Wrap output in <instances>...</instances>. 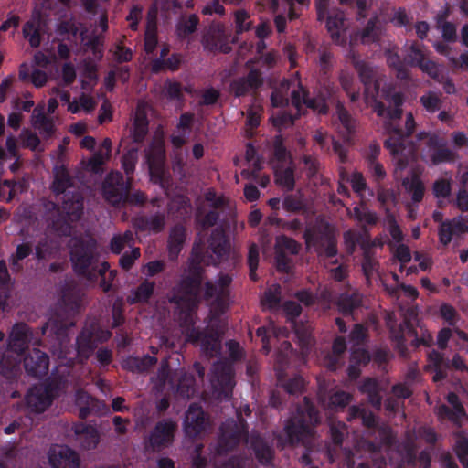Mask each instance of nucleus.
I'll return each mask as SVG.
<instances>
[{
  "label": "nucleus",
  "mask_w": 468,
  "mask_h": 468,
  "mask_svg": "<svg viewBox=\"0 0 468 468\" xmlns=\"http://www.w3.org/2000/svg\"><path fill=\"white\" fill-rule=\"evenodd\" d=\"M382 99L388 103L387 108L382 104V117L388 119L384 126L389 133V138L385 141L384 145L390 152L394 171L398 174L417 158L418 145L411 137L416 122L412 113L409 112L404 126L400 123L405 101L402 92L382 88Z\"/></svg>",
  "instance_id": "nucleus-1"
},
{
  "label": "nucleus",
  "mask_w": 468,
  "mask_h": 468,
  "mask_svg": "<svg viewBox=\"0 0 468 468\" xmlns=\"http://www.w3.org/2000/svg\"><path fill=\"white\" fill-rule=\"evenodd\" d=\"M51 190L58 198L52 203L53 211L48 217V227L59 236L71 234L72 224L84 214V197L68 169L62 165L56 169Z\"/></svg>",
  "instance_id": "nucleus-2"
},
{
  "label": "nucleus",
  "mask_w": 468,
  "mask_h": 468,
  "mask_svg": "<svg viewBox=\"0 0 468 468\" xmlns=\"http://www.w3.org/2000/svg\"><path fill=\"white\" fill-rule=\"evenodd\" d=\"M217 444L219 455L227 454L244 441L258 461L263 466L272 464L275 456L273 441L258 431H249L245 419L238 414L237 420L228 419L220 426Z\"/></svg>",
  "instance_id": "nucleus-3"
},
{
  "label": "nucleus",
  "mask_w": 468,
  "mask_h": 468,
  "mask_svg": "<svg viewBox=\"0 0 468 468\" xmlns=\"http://www.w3.org/2000/svg\"><path fill=\"white\" fill-rule=\"evenodd\" d=\"M230 251V243L226 232L221 228L212 230L208 239V248L199 238L193 244L187 262L186 273L184 276L192 277L203 282L205 269L202 264L218 265L227 259Z\"/></svg>",
  "instance_id": "nucleus-4"
},
{
  "label": "nucleus",
  "mask_w": 468,
  "mask_h": 468,
  "mask_svg": "<svg viewBox=\"0 0 468 468\" xmlns=\"http://www.w3.org/2000/svg\"><path fill=\"white\" fill-rule=\"evenodd\" d=\"M69 259L73 271L90 282L97 280L96 269L99 268V245L90 234H80L70 239L69 243Z\"/></svg>",
  "instance_id": "nucleus-5"
},
{
  "label": "nucleus",
  "mask_w": 468,
  "mask_h": 468,
  "mask_svg": "<svg viewBox=\"0 0 468 468\" xmlns=\"http://www.w3.org/2000/svg\"><path fill=\"white\" fill-rule=\"evenodd\" d=\"M319 422V411L313 401L308 397H304L303 405L299 406L296 412L285 421L284 440L280 437L279 441L282 446H295L303 443L311 437L314 428Z\"/></svg>",
  "instance_id": "nucleus-6"
},
{
  "label": "nucleus",
  "mask_w": 468,
  "mask_h": 468,
  "mask_svg": "<svg viewBox=\"0 0 468 468\" xmlns=\"http://www.w3.org/2000/svg\"><path fill=\"white\" fill-rule=\"evenodd\" d=\"M178 305H182L179 321L186 341L200 345L207 356H217L220 351L218 331L208 326L203 329L195 326L194 314L198 306H192L189 303H181Z\"/></svg>",
  "instance_id": "nucleus-7"
},
{
  "label": "nucleus",
  "mask_w": 468,
  "mask_h": 468,
  "mask_svg": "<svg viewBox=\"0 0 468 468\" xmlns=\"http://www.w3.org/2000/svg\"><path fill=\"white\" fill-rule=\"evenodd\" d=\"M291 103L296 111L295 113L282 111L273 117V125L279 130L293 125L294 122L303 113V106L319 114H326L329 110L324 97L317 96L311 98L308 89L301 82H298L297 88L293 89L291 92Z\"/></svg>",
  "instance_id": "nucleus-8"
},
{
  "label": "nucleus",
  "mask_w": 468,
  "mask_h": 468,
  "mask_svg": "<svg viewBox=\"0 0 468 468\" xmlns=\"http://www.w3.org/2000/svg\"><path fill=\"white\" fill-rule=\"evenodd\" d=\"M344 241L346 251L349 254L355 251L356 246L361 247L363 250L362 269L367 281H369L374 274L380 277L378 271L379 264L374 258L373 252V248L380 245V237H375L374 241L370 243L366 234L357 230L349 229L344 233Z\"/></svg>",
  "instance_id": "nucleus-9"
},
{
  "label": "nucleus",
  "mask_w": 468,
  "mask_h": 468,
  "mask_svg": "<svg viewBox=\"0 0 468 468\" xmlns=\"http://www.w3.org/2000/svg\"><path fill=\"white\" fill-rule=\"evenodd\" d=\"M413 303L411 302L406 308H401L404 319L398 326L391 325L390 315H387V325L389 327L392 346L403 359L410 357V351L405 344V334L414 335L413 322L417 321L419 316V308Z\"/></svg>",
  "instance_id": "nucleus-10"
},
{
  "label": "nucleus",
  "mask_w": 468,
  "mask_h": 468,
  "mask_svg": "<svg viewBox=\"0 0 468 468\" xmlns=\"http://www.w3.org/2000/svg\"><path fill=\"white\" fill-rule=\"evenodd\" d=\"M232 277L228 273L220 272L216 283L207 281L204 283L203 299L209 303L211 309L218 314L227 310L229 301V286Z\"/></svg>",
  "instance_id": "nucleus-11"
},
{
  "label": "nucleus",
  "mask_w": 468,
  "mask_h": 468,
  "mask_svg": "<svg viewBox=\"0 0 468 468\" xmlns=\"http://www.w3.org/2000/svg\"><path fill=\"white\" fill-rule=\"evenodd\" d=\"M132 187L130 178L125 179L119 171H111L104 178L101 194L107 203L114 207H123V200L127 191Z\"/></svg>",
  "instance_id": "nucleus-12"
},
{
  "label": "nucleus",
  "mask_w": 468,
  "mask_h": 468,
  "mask_svg": "<svg viewBox=\"0 0 468 468\" xmlns=\"http://www.w3.org/2000/svg\"><path fill=\"white\" fill-rule=\"evenodd\" d=\"M176 429V422L170 418L159 420L144 438L145 448L159 452L170 447L174 442Z\"/></svg>",
  "instance_id": "nucleus-13"
},
{
  "label": "nucleus",
  "mask_w": 468,
  "mask_h": 468,
  "mask_svg": "<svg viewBox=\"0 0 468 468\" xmlns=\"http://www.w3.org/2000/svg\"><path fill=\"white\" fill-rule=\"evenodd\" d=\"M304 238L307 244H312L320 254L333 258L337 254L336 239L329 224H324L314 229H306Z\"/></svg>",
  "instance_id": "nucleus-14"
},
{
  "label": "nucleus",
  "mask_w": 468,
  "mask_h": 468,
  "mask_svg": "<svg viewBox=\"0 0 468 468\" xmlns=\"http://www.w3.org/2000/svg\"><path fill=\"white\" fill-rule=\"evenodd\" d=\"M356 68L364 84L365 103L367 107L372 109L373 112H375L378 117H380V100L378 99L379 81L376 79L375 73L368 64L357 62Z\"/></svg>",
  "instance_id": "nucleus-15"
},
{
  "label": "nucleus",
  "mask_w": 468,
  "mask_h": 468,
  "mask_svg": "<svg viewBox=\"0 0 468 468\" xmlns=\"http://www.w3.org/2000/svg\"><path fill=\"white\" fill-rule=\"evenodd\" d=\"M202 284L200 281L183 275L173 289L170 302L175 304L189 303L192 306H198L204 301L201 293Z\"/></svg>",
  "instance_id": "nucleus-16"
},
{
  "label": "nucleus",
  "mask_w": 468,
  "mask_h": 468,
  "mask_svg": "<svg viewBox=\"0 0 468 468\" xmlns=\"http://www.w3.org/2000/svg\"><path fill=\"white\" fill-rule=\"evenodd\" d=\"M209 420L202 407L197 403L189 405L186 411L183 428L186 437L195 439L206 431Z\"/></svg>",
  "instance_id": "nucleus-17"
},
{
  "label": "nucleus",
  "mask_w": 468,
  "mask_h": 468,
  "mask_svg": "<svg viewBox=\"0 0 468 468\" xmlns=\"http://www.w3.org/2000/svg\"><path fill=\"white\" fill-rule=\"evenodd\" d=\"M427 140V146L431 150V161L433 165H440L442 163H451L455 159V153L447 146V142L444 138L438 134H430L426 132H420L417 134L418 141L423 139Z\"/></svg>",
  "instance_id": "nucleus-18"
},
{
  "label": "nucleus",
  "mask_w": 468,
  "mask_h": 468,
  "mask_svg": "<svg viewBox=\"0 0 468 468\" xmlns=\"http://www.w3.org/2000/svg\"><path fill=\"white\" fill-rule=\"evenodd\" d=\"M232 366L227 362H217L213 366L211 385L220 397L229 398L234 387Z\"/></svg>",
  "instance_id": "nucleus-19"
},
{
  "label": "nucleus",
  "mask_w": 468,
  "mask_h": 468,
  "mask_svg": "<svg viewBox=\"0 0 468 468\" xmlns=\"http://www.w3.org/2000/svg\"><path fill=\"white\" fill-rule=\"evenodd\" d=\"M54 390L50 384L33 386L25 398L27 408L36 413L44 412L53 402Z\"/></svg>",
  "instance_id": "nucleus-20"
},
{
  "label": "nucleus",
  "mask_w": 468,
  "mask_h": 468,
  "mask_svg": "<svg viewBox=\"0 0 468 468\" xmlns=\"http://www.w3.org/2000/svg\"><path fill=\"white\" fill-rule=\"evenodd\" d=\"M263 85L261 72L252 69L246 76L239 77L231 80L229 90L236 98H241L249 94L250 90H256Z\"/></svg>",
  "instance_id": "nucleus-21"
},
{
  "label": "nucleus",
  "mask_w": 468,
  "mask_h": 468,
  "mask_svg": "<svg viewBox=\"0 0 468 468\" xmlns=\"http://www.w3.org/2000/svg\"><path fill=\"white\" fill-rule=\"evenodd\" d=\"M26 372L36 378L46 376L49 368V356L43 351L33 348L23 359Z\"/></svg>",
  "instance_id": "nucleus-22"
},
{
  "label": "nucleus",
  "mask_w": 468,
  "mask_h": 468,
  "mask_svg": "<svg viewBox=\"0 0 468 468\" xmlns=\"http://www.w3.org/2000/svg\"><path fill=\"white\" fill-rule=\"evenodd\" d=\"M33 341L32 329L26 323H16L8 338V348L20 356Z\"/></svg>",
  "instance_id": "nucleus-23"
},
{
  "label": "nucleus",
  "mask_w": 468,
  "mask_h": 468,
  "mask_svg": "<svg viewBox=\"0 0 468 468\" xmlns=\"http://www.w3.org/2000/svg\"><path fill=\"white\" fill-rule=\"evenodd\" d=\"M48 461L52 468H79L78 454L67 446H56L49 450Z\"/></svg>",
  "instance_id": "nucleus-24"
},
{
  "label": "nucleus",
  "mask_w": 468,
  "mask_h": 468,
  "mask_svg": "<svg viewBox=\"0 0 468 468\" xmlns=\"http://www.w3.org/2000/svg\"><path fill=\"white\" fill-rule=\"evenodd\" d=\"M150 176L156 181H161L165 172V153L162 144H152L145 153Z\"/></svg>",
  "instance_id": "nucleus-25"
},
{
  "label": "nucleus",
  "mask_w": 468,
  "mask_h": 468,
  "mask_svg": "<svg viewBox=\"0 0 468 468\" xmlns=\"http://www.w3.org/2000/svg\"><path fill=\"white\" fill-rule=\"evenodd\" d=\"M82 293L79 288L67 285L61 291L58 300V309L67 316H72L79 313L81 306Z\"/></svg>",
  "instance_id": "nucleus-26"
},
{
  "label": "nucleus",
  "mask_w": 468,
  "mask_h": 468,
  "mask_svg": "<svg viewBox=\"0 0 468 468\" xmlns=\"http://www.w3.org/2000/svg\"><path fill=\"white\" fill-rule=\"evenodd\" d=\"M204 41L206 48L210 51H219L228 54L231 50L223 25L218 24L210 27L204 37Z\"/></svg>",
  "instance_id": "nucleus-27"
},
{
  "label": "nucleus",
  "mask_w": 468,
  "mask_h": 468,
  "mask_svg": "<svg viewBox=\"0 0 468 468\" xmlns=\"http://www.w3.org/2000/svg\"><path fill=\"white\" fill-rule=\"evenodd\" d=\"M75 435V441L83 450L95 449L100 441V433L96 427L79 422L72 428Z\"/></svg>",
  "instance_id": "nucleus-28"
},
{
  "label": "nucleus",
  "mask_w": 468,
  "mask_h": 468,
  "mask_svg": "<svg viewBox=\"0 0 468 468\" xmlns=\"http://www.w3.org/2000/svg\"><path fill=\"white\" fill-rule=\"evenodd\" d=\"M463 233H468V225L461 217H456L441 222L438 230L439 240L443 246H447L452 241L453 235Z\"/></svg>",
  "instance_id": "nucleus-29"
},
{
  "label": "nucleus",
  "mask_w": 468,
  "mask_h": 468,
  "mask_svg": "<svg viewBox=\"0 0 468 468\" xmlns=\"http://www.w3.org/2000/svg\"><path fill=\"white\" fill-rule=\"evenodd\" d=\"M166 223V216L164 212H156L152 215H144L134 218V227L140 231L160 233Z\"/></svg>",
  "instance_id": "nucleus-30"
},
{
  "label": "nucleus",
  "mask_w": 468,
  "mask_h": 468,
  "mask_svg": "<svg viewBox=\"0 0 468 468\" xmlns=\"http://www.w3.org/2000/svg\"><path fill=\"white\" fill-rule=\"evenodd\" d=\"M186 239V230L183 225L176 224L171 229L167 240L168 259L171 261H177L178 256L183 250Z\"/></svg>",
  "instance_id": "nucleus-31"
},
{
  "label": "nucleus",
  "mask_w": 468,
  "mask_h": 468,
  "mask_svg": "<svg viewBox=\"0 0 468 468\" xmlns=\"http://www.w3.org/2000/svg\"><path fill=\"white\" fill-rule=\"evenodd\" d=\"M76 345L78 354L88 358L98 346L95 326L84 327L77 336Z\"/></svg>",
  "instance_id": "nucleus-32"
},
{
  "label": "nucleus",
  "mask_w": 468,
  "mask_h": 468,
  "mask_svg": "<svg viewBox=\"0 0 468 468\" xmlns=\"http://www.w3.org/2000/svg\"><path fill=\"white\" fill-rule=\"evenodd\" d=\"M324 20L326 21V29L333 41L339 43L341 40V32L344 31L346 27L344 12L338 8H333Z\"/></svg>",
  "instance_id": "nucleus-33"
},
{
  "label": "nucleus",
  "mask_w": 468,
  "mask_h": 468,
  "mask_svg": "<svg viewBox=\"0 0 468 468\" xmlns=\"http://www.w3.org/2000/svg\"><path fill=\"white\" fill-rule=\"evenodd\" d=\"M156 363L157 358L150 355H144L142 357L129 356L122 360V367L132 373H144L147 372Z\"/></svg>",
  "instance_id": "nucleus-34"
},
{
  "label": "nucleus",
  "mask_w": 468,
  "mask_h": 468,
  "mask_svg": "<svg viewBox=\"0 0 468 468\" xmlns=\"http://www.w3.org/2000/svg\"><path fill=\"white\" fill-rule=\"evenodd\" d=\"M452 451L463 468H468V432L464 430L453 432Z\"/></svg>",
  "instance_id": "nucleus-35"
},
{
  "label": "nucleus",
  "mask_w": 468,
  "mask_h": 468,
  "mask_svg": "<svg viewBox=\"0 0 468 468\" xmlns=\"http://www.w3.org/2000/svg\"><path fill=\"white\" fill-rule=\"evenodd\" d=\"M370 361L369 352L365 348H355L351 352L350 364L347 368L348 377L356 379L361 373L360 366L367 365Z\"/></svg>",
  "instance_id": "nucleus-36"
},
{
  "label": "nucleus",
  "mask_w": 468,
  "mask_h": 468,
  "mask_svg": "<svg viewBox=\"0 0 468 468\" xmlns=\"http://www.w3.org/2000/svg\"><path fill=\"white\" fill-rule=\"evenodd\" d=\"M154 282L145 279L135 290L132 291L131 295L127 298L128 303L131 304L147 303L154 294Z\"/></svg>",
  "instance_id": "nucleus-37"
},
{
  "label": "nucleus",
  "mask_w": 468,
  "mask_h": 468,
  "mask_svg": "<svg viewBox=\"0 0 468 468\" xmlns=\"http://www.w3.org/2000/svg\"><path fill=\"white\" fill-rule=\"evenodd\" d=\"M42 18L38 16L33 17V19L27 21L23 26L24 37L28 39L29 44L32 48H38L41 43V31Z\"/></svg>",
  "instance_id": "nucleus-38"
},
{
  "label": "nucleus",
  "mask_w": 468,
  "mask_h": 468,
  "mask_svg": "<svg viewBox=\"0 0 468 468\" xmlns=\"http://www.w3.org/2000/svg\"><path fill=\"white\" fill-rule=\"evenodd\" d=\"M336 114L341 124L340 133L346 140H350L356 130L355 119L340 101L336 104Z\"/></svg>",
  "instance_id": "nucleus-39"
},
{
  "label": "nucleus",
  "mask_w": 468,
  "mask_h": 468,
  "mask_svg": "<svg viewBox=\"0 0 468 468\" xmlns=\"http://www.w3.org/2000/svg\"><path fill=\"white\" fill-rule=\"evenodd\" d=\"M362 298L359 292H343L337 300V307L344 315H349L360 306Z\"/></svg>",
  "instance_id": "nucleus-40"
},
{
  "label": "nucleus",
  "mask_w": 468,
  "mask_h": 468,
  "mask_svg": "<svg viewBox=\"0 0 468 468\" xmlns=\"http://www.w3.org/2000/svg\"><path fill=\"white\" fill-rule=\"evenodd\" d=\"M356 419H360L362 424L368 429L375 428L378 424L377 419L371 410L360 406H351L348 410L347 420L352 421Z\"/></svg>",
  "instance_id": "nucleus-41"
},
{
  "label": "nucleus",
  "mask_w": 468,
  "mask_h": 468,
  "mask_svg": "<svg viewBox=\"0 0 468 468\" xmlns=\"http://www.w3.org/2000/svg\"><path fill=\"white\" fill-rule=\"evenodd\" d=\"M387 64L388 67L396 70V76L401 80H407L410 79V71L406 67L405 59L402 60L398 52L393 49H388L385 52Z\"/></svg>",
  "instance_id": "nucleus-42"
},
{
  "label": "nucleus",
  "mask_w": 468,
  "mask_h": 468,
  "mask_svg": "<svg viewBox=\"0 0 468 468\" xmlns=\"http://www.w3.org/2000/svg\"><path fill=\"white\" fill-rule=\"evenodd\" d=\"M363 394L367 395L368 401L377 409L380 410V385L377 380L367 378L359 387Z\"/></svg>",
  "instance_id": "nucleus-43"
},
{
  "label": "nucleus",
  "mask_w": 468,
  "mask_h": 468,
  "mask_svg": "<svg viewBox=\"0 0 468 468\" xmlns=\"http://www.w3.org/2000/svg\"><path fill=\"white\" fill-rule=\"evenodd\" d=\"M199 24V18L197 15L191 14L186 17H182L176 27V33L179 39H185L192 35Z\"/></svg>",
  "instance_id": "nucleus-44"
},
{
  "label": "nucleus",
  "mask_w": 468,
  "mask_h": 468,
  "mask_svg": "<svg viewBox=\"0 0 468 468\" xmlns=\"http://www.w3.org/2000/svg\"><path fill=\"white\" fill-rule=\"evenodd\" d=\"M148 125L149 122L145 112H137L133 127V141L134 143L140 144L144 142L147 133H148Z\"/></svg>",
  "instance_id": "nucleus-45"
},
{
  "label": "nucleus",
  "mask_w": 468,
  "mask_h": 468,
  "mask_svg": "<svg viewBox=\"0 0 468 468\" xmlns=\"http://www.w3.org/2000/svg\"><path fill=\"white\" fill-rule=\"evenodd\" d=\"M293 329L301 348L309 351L314 345V337L310 325L303 323H294Z\"/></svg>",
  "instance_id": "nucleus-46"
},
{
  "label": "nucleus",
  "mask_w": 468,
  "mask_h": 468,
  "mask_svg": "<svg viewBox=\"0 0 468 468\" xmlns=\"http://www.w3.org/2000/svg\"><path fill=\"white\" fill-rule=\"evenodd\" d=\"M94 397L90 396L87 391L79 389L76 392V406L79 408V418L86 420L90 416L91 405Z\"/></svg>",
  "instance_id": "nucleus-47"
},
{
  "label": "nucleus",
  "mask_w": 468,
  "mask_h": 468,
  "mask_svg": "<svg viewBox=\"0 0 468 468\" xmlns=\"http://www.w3.org/2000/svg\"><path fill=\"white\" fill-rule=\"evenodd\" d=\"M116 273V271H110V264L107 261H102L96 269L97 278L101 277L100 288L104 292H109L112 290V282L114 280Z\"/></svg>",
  "instance_id": "nucleus-48"
},
{
  "label": "nucleus",
  "mask_w": 468,
  "mask_h": 468,
  "mask_svg": "<svg viewBox=\"0 0 468 468\" xmlns=\"http://www.w3.org/2000/svg\"><path fill=\"white\" fill-rule=\"evenodd\" d=\"M176 391L182 398H192L196 393V379L194 376L189 373L182 374L178 379Z\"/></svg>",
  "instance_id": "nucleus-49"
},
{
  "label": "nucleus",
  "mask_w": 468,
  "mask_h": 468,
  "mask_svg": "<svg viewBox=\"0 0 468 468\" xmlns=\"http://www.w3.org/2000/svg\"><path fill=\"white\" fill-rule=\"evenodd\" d=\"M367 336V327L362 324H356L349 334L351 352L355 348H364Z\"/></svg>",
  "instance_id": "nucleus-50"
},
{
  "label": "nucleus",
  "mask_w": 468,
  "mask_h": 468,
  "mask_svg": "<svg viewBox=\"0 0 468 468\" xmlns=\"http://www.w3.org/2000/svg\"><path fill=\"white\" fill-rule=\"evenodd\" d=\"M68 327V324L61 323L57 319H50L42 325L41 333L43 335L48 333V335H55L56 339H60L66 335Z\"/></svg>",
  "instance_id": "nucleus-51"
},
{
  "label": "nucleus",
  "mask_w": 468,
  "mask_h": 468,
  "mask_svg": "<svg viewBox=\"0 0 468 468\" xmlns=\"http://www.w3.org/2000/svg\"><path fill=\"white\" fill-rule=\"evenodd\" d=\"M287 6V16L290 20H295L300 17L303 9L310 6V0H281Z\"/></svg>",
  "instance_id": "nucleus-52"
},
{
  "label": "nucleus",
  "mask_w": 468,
  "mask_h": 468,
  "mask_svg": "<svg viewBox=\"0 0 468 468\" xmlns=\"http://www.w3.org/2000/svg\"><path fill=\"white\" fill-rule=\"evenodd\" d=\"M133 241V234L126 230L122 234L114 235L110 240V250L114 254H120L123 249Z\"/></svg>",
  "instance_id": "nucleus-53"
},
{
  "label": "nucleus",
  "mask_w": 468,
  "mask_h": 468,
  "mask_svg": "<svg viewBox=\"0 0 468 468\" xmlns=\"http://www.w3.org/2000/svg\"><path fill=\"white\" fill-rule=\"evenodd\" d=\"M301 245L292 238L286 235H280L276 238L274 250L284 251L291 255L298 254Z\"/></svg>",
  "instance_id": "nucleus-54"
},
{
  "label": "nucleus",
  "mask_w": 468,
  "mask_h": 468,
  "mask_svg": "<svg viewBox=\"0 0 468 468\" xmlns=\"http://www.w3.org/2000/svg\"><path fill=\"white\" fill-rule=\"evenodd\" d=\"M275 181L287 191L292 190L295 186L293 169L292 167H286L284 169L277 170L275 172Z\"/></svg>",
  "instance_id": "nucleus-55"
},
{
  "label": "nucleus",
  "mask_w": 468,
  "mask_h": 468,
  "mask_svg": "<svg viewBox=\"0 0 468 468\" xmlns=\"http://www.w3.org/2000/svg\"><path fill=\"white\" fill-rule=\"evenodd\" d=\"M409 184L408 190L411 195V199L414 203H419L422 200L424 196V185L417 175H414L409 182V179L403 181V185Z\"/></svg>",
  "instance_id": "nucleus-56"
},
{
  "label": "nucleus",
  "mask_w": 468,
  "mask_h": 468,
  "mask_svg": "<svg viewBox=\"0 0 468 468\" xmlns=\"http://www.w3.org/2000/svg\"><path fill=\"white\" fill-rule=\"evenodd\" d=\"M352 400L351 394L339 390L333 394H331L328 398L327 407L330 410H339L344 409L347 406Z\"/></svg>",
  "instance_id": "nucleus-57"
},
{
  "label": "nucleus",
  "mask_w": 468,
  "mask_h": 468,
  "mask_svg": "<svg viewBox=\"0 0 468 468\" xmlns=\"http://www.w3.org/2000/svg\"><path fill=\"white\" fill-rule=\"evenodd\" d=\"M163 92L170 101H182L184 99L183 86L180 82L176 80H166L164 84Z\"/></svg>",
  "instance_id": "nucleus-58"
},
{
  "label": "nucleus",
  "mask_w": 468,
  "mask_h": 468,
  "mask_svg": "<svg viewBox=\"0 0 468 468\" xmlns=\"http://www.w3.org/2000/svg\"><path fill=\"white\" fill-rule=\"evenodd\" d=\"M379 154V146L377 143H374L369 146V149L366 154L368 166L373 169L377 181L380 177V163L378 161Z\"/></svg>",
  "instance_id": "nucleus-59"
},
{
  "label": "nucleus",
  "mask_w": 468,
  "mask_h": 468,
  "mask_svg": "<svg viewBox=\"0 0 468 468\" xmlns=\"http://www.w3.org/2000/svg\"><path fill=\"white\" fill-rule=\"evenodd\" d=\"M282 207L288 212H299L304 208L303 196L300 193L291 194L284 197Z\"/></svg>",
  "instance_id": "nucleus-60"
},
{
  "label": "nucleus",
  "mask_w": 468,
  "mask_h": 468,
  "mask_svg": "<svg viewBox=\"0 0 468 468\" xmlns=\"http://www.w3.org/2000/svg\"><path fill=\"white\" fill-rule=\"evenodd\" d=\"M440 316L444 320V322L449 325L455 327L460 315L456 309L451 305L450 303H444L440 306Z\"/></svg>",
  "instance_id": "nucleus-61"
},
{
  "label": "nucleus",
  "mask_w": 468,
  "mask_h": 468,
  "mask_svg": "<svg viewBox=\"0 0 468 468\" xmlns=\"http://www.w3.org/2000/svg\"><path fill=\"white\" fill-rule=\"evenodd\" d=\"M388 231L392 239V243H400L404 240V234L395 217L388 212L387 215Z\"/></svg>",
  "instance_id": "nucleus-62"
},
{
  "label": "nucleus",
  "mask_w": 468,
  "mask_h": 468,
  "mask_svg": "<svg viewBox=\"0 0 468 468\" xmlns=\"http://www.w3.org/2000/svg\"><path fill=\"white\" fill-rule=\"evenodd\" d=\"M236 33L238 35L249 31L251 28L252 23L250 19L249 13L244 9H239L234 13Z\"/></svg>",
  "instance_id": "nucleus-63"
},
{
  "label": "nucleus",
  "mask_w": 468,
  "mask_h": 468,
  "mask_svg": "<svg viewBox=\"0 0 468 468\" xmlns=\"http://www.w3.org/2000/svg\"><path fill=\"white\" fill-rule=\"evenodd\" d=\"M420 102L427 112L431 113L439 111L441 105V99L432 91H429L427 94L422 95L420 98Z\"/></svg>",
  "instance_id": "nucleus-64"
}]
</instances>
